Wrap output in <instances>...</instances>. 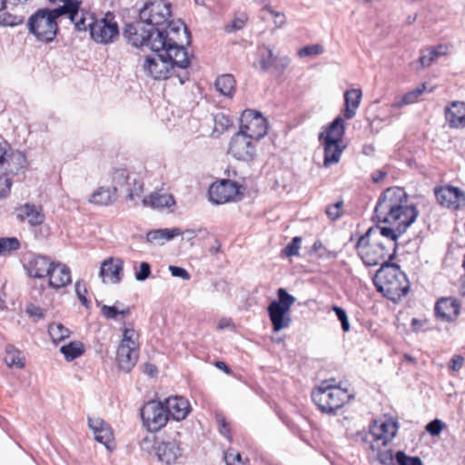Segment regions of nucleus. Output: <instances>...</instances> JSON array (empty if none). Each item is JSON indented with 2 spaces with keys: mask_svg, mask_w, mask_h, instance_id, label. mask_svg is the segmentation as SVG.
<instances>
[{
  "mask_svg": "<svg viewBox=\"0 0 465 465\" xmlns=\"http://www.w3.org/2000/svg\"><path fill=\"white\" fill-rule=\"evenodd\" d=\"M445 119L450 128L465 126V103L453 101L445 107Z\"/></svg>",
  "mask_w": 465,
  "mask_h": 465,
  "instance_id": "25",
  "label": "nucleus"
},
{
  "mask_svg": "<svg viewBox=\"0 0 465 465\" xmlns=\"http://www.w3.org/2000/svg\"><path fill=\"white\" fill-rule=\"evenodd\" d=\"M57 17L52 10L40 9L30 16L27 25L29 32L33 34L38 41L45 43L52 42L56 36L58 25Z\"/></svg>",
  "mask_w": 465,
  "mask_h": 465,
  "instance_id": "8",
  "label": "nucleus"
},
{
  "mask_svg": "<svg viewBox=\"0 0 465 465\" xmlns=\"http://www.w3.org/2000/svg\"><path fill=\"white\" fill-rule=\"evenodd\" d=\"M350 398L348 391L338 386L334 379L322 381L312 392L313 402L327 414H335Z\"/></svg>",
  "mask_w": 465,
  "mask_h": 465,
  "instance_id": "4",
  "label": "nucleus"
},
{
  "mask_svg": "<svg viewBox=\"0 0 465 465\" xmlns=\"http://www.w3.org/2000/svg\"><path fill=\"white\" fill-rule=\"evenodd\" d=\"M361 99V91L360 89H351L344 94L345 109L343 115L345 119L350 120L356 114V109L360 106Z\"/></svg>",
  "mask_w": 465,
  "mask_h": 465,
  "instance_id": "32",
  "label": "nucleus"
},
{
  "mask_svg": "<svg viewBox=\"0 0 465 465\" xmlns=\"http://www.w3.org/2000/svg\"><path fill=\"white\" fill-rule=\"evenodd\" d=\"M418 215V209L408 203V195L402 188H387L377 201L374 218L390 226H372L365 232L366 238L372 237L397 252L398 239L416 221Z\"/></svg>",
  "mask_w": 465,
  "mask_h": 465,
  "instance_id": "1",
  "label": "nucleus"
},
{
  "mask_svg": "<svg viewBox=\"0 0 465 465\" xmlns=\"http://www.w3.org/2000/svg\"><path fill=\"white\" fill-rule=\"evenodd\" d=\"M232 119L223 113L213 115V133L218 135L223 134L232 125Z\"/></svg>",
  "mask_w": 465,
  "mask_h": 465,
  "instance_id": "44",
  "label": "nucleus"
},
{
  "mask_svg": "<svg viewBox=\"0 0 465 465\" xmlns=\"http://www.w3.org/2000/svg\"><path fill=\"white\" fill-rule=\"evenodd\" d=\"M118 198L115 188L110 185L99 186L90 196L89 202L98 206L112 205Z\"/></svg>",
  "mask_w": 465,
  "mask_h": 465,
  "instance_id": "30",
  "label": "nucleus"
},
{
  "mask_svg": "<svg viewBox=\"0 0 465 465\" xmlns=\"http://www.w3.org/2000/svg\"><path fill=\"white\" fill-rule=\"evenodd\" d=\"M48 333L54 343L60 342L68 338L71 334L69 329L62 323H51L48 327Z\"/></svg>",
  "mask_w": 465,
  "mask_h": 465,
  "instance_id": "43",
  "label": "nucleus"
},
{
  "mask_svg": "<svg viewBox=\"0 0 465 465\" xmlns=\"http://www.w3.org/2000/svg\"><path fill=\"white\" fill-rule=\"evenodd\" d=\"M345 134L344 120L337 116L325 129L319 134L320 142L341 143Z\"/></svg>",
  "mask_w": 465,
  "mask_h": 465,
  "instance_id": "27",
  "label": "nucleus"
},
{
  "mask_svg": "<svg viewBox=\"0 0 465 465\" xmlns=\"http://www.w3.org/2000/svg\"><path fill=\"white\" fill-rule=\"evenodd\" d=\"M158 459L166 464L175 463L182 458L183 450L176 440L163 441L156 448Z\"/></svg>",
  "mask_w": 465,
  "mask_h": 465,
  "instance_id": "24",
  "label": "nucleus"
},
{
  "mask_svg": "<svg viewBox=\"0 0 465 465\" xmlns=\"http://www.w3.org/2000/svg\"><path fill=\"white\" fill-rule=\"evenodd\" d=\"M124 262L120 258H107L100 267L99 277L104 283L117 284L123 279Z\"/></svg>",
  "mask_w": 465,
  "mask_h": 465,
  "instance_id": "19",
  "label": "nucleus"
},
{
  "mask_svg": "<svg viewBox=\"0 0 465 465\" xmlns=\"http://www.w3.org/2000/svg\"><path fill=\"white\" fill-rule=\"evenodd\" d=\"M116 360L119 368L125 372H129L134 367L138 360L137 347L119 345Z\"/></svg>",
  "mask_w": 465,
  "mask_h": 465,
  "instance_id": "28",
  "label": "nucleus"
},
{
  "mask_svg": "<svg viewBox=\"0 0 465 465\" xmlns=\"http://www.w3.org/2000/svg\"><path fill=\"white\" fill-rule=\"evenodd\" d=\"M398 430L397 423L392 420H386L379 427L373 428L371 435L376 444L386 446L395 436Z\"/></svg>",
  "mask_w": 465,
  "mask_h": 465,
  "instance_id": "29",
  "label": "nucleus"
},
{
  "mask_svg": "<svg viewBox=\"0 0 465 465\" xmlns=\"http://www.w3.org/2000/svg\"><path fill=\"white\" fill-rule=\"evenodd\" d=\"M171 17V5L164 0L146 2L139 12V20L126 25L124 35L127 41L138 48L149 46L158 33L163 35V28Z\"/></svg>",
  "mask_w": 465,
  "mask_h": 465,
  "instance_id": "2",
  "label": "nucleus"
},
{
  "mask_svg": "<svg viewBox=\"0 0 465 465\" xmlns=\"http://www.w3.org/2000/svg\"><path fill=\"white\" fill-rule=\"evenodd\" d=\"M159 32L155 39L150 42L147 47L155 53L163 51L167 59H170L174 72L177 69H186L189 67L192 56L189 55L184 47V41L175 37L172 38L171 35L163 36Z\"/></svg>",
  "mask_w": 465,
  "mask_h": 465,
  "instance_id": "5",
  "label": "nucleus"
},
{
  "mask_svg": "<svg viewBox=\"0 0 465 465\" xmlns=\"http://www.w3.org/2000/svg\"><path fill=\"white\" fill-rule=\"evenodd\" d=\"M277 295L278 300L272 301L267 308L272 330L275 332L290 326L292 322L290 309L296 301L295 297L283 288L277 291Z\"/></svg>",
  "mask_w": 465,
  "mask_h": 465,
  "instance_id": "7",
  "label": "nucleus"
},
{
  "mask_svg": "<svg viewBox=\"0 0 465 465\" xmlns=\"http://www.w3.org/2000/svg\"><path fill=\"white\" fill-rule=\"evenodd\" d=\"M151 274V265L146 262H143L140 263L139 270L135 272L134 278L138 282H143L148 279Z\"/></svg>",
  "mask_w": 465,
  "mask_h": 465,
  "instance_id": "55",
  "label": "nucleus"
},
{
  "mask_svg": "<svg viewBox=\"0 0 465 465\" xmlns=\"http://www.w3.org/2000/svg\"><path fill=\"white\" fill-rule=\"evenodd\" d=\"M101 313L106 320H117L119 309L116 306L103 305Z\"/></svg>",
  "mask_w": 465,
  "mask_h": 465,
  "instance_id": "59",
  "label": "nucleus"
},
{
  "mask_svg": "<svg viewBox=\"0 0 465 465\" xmlns=\"http://www.w3.org/2000/svg\"><path fill=\"white\" fill-rule=\"evenodd\" d=\"M332 311L335 312L338 320L340 321L342 331L345 332L349 331L351 326L346 311L337 305L332 306Z\"/></svg>",
  "mask_w": 465,
  "mask_h": 465,
  "instance_id": "50",
  "label": "nucleus"
},
{
  "mask_svg": "<svg viewBox=\"0 0 465 465\" xmlns=\"http://www.w3.org/2000/svg\"><path fill=\"white\" fill-rule=\"evenodd\" d=\"M342 201H339L334 204L328 205L326 207V214L332 221L338 220L342 215Z\"/></svg>",
  "mask_w": 465,
  "mask_h": 465,
  "instance_id": "52",
  "label": "nucleus"
},
{
  "mask_svg": "<svg viewBox=\"0 0 465 465\" xmlns=\"http://www.w3.org/2000/svg\"><path fill=\"white\" fill-rule=\"evenodd\" d=\"M378 460L383 465H391L393 463V453L391 450H387L384 451H379Z\"/></svg>",
  "mask_w": 465,
  "mask_h": 465,
  "instance_id": "64",
  "label": "nucleus"
},
{
  "mask_svg": "<svg viewBox=\"0 0 465 465\" xmlns=\"http://www.w3.org/2000/svg\"><path fill=\"white\" fill-rule=\"evenodd\" d=\"M136 337L137 334L134 329L124 328L123 330V339L119 345L137 347L135 342Z\"/></svg>",
  "mask_w": 465,
  "mask_h": 465,
  "instance_id": "53",
  "label": "nucleus"
},
{
  "mask_svg": "<svg viewBox=\"0 0 465 465\" xmlns=\"http://www.w3.org/2000/svg\"><path fill=\"white\" fill-rule=\"evenodd\" d=\"M64 5L52 10L58 18L61 15H68L71 20L79 13L80 2L77 0H63Z\"/></svg>",
  "mask_w": 465,
  "mask_h": 465,
  "instance_id": "41",
  "label": "nucleus"
},
{
  "mask_svg": "<svg viewBox=\"0 0 465 465\" xmlns=\"http://www.w3.org/2000/svg\"><path fill=\"white\" fill-rule=\"evenodd\" d=\"M144 74L155 80H164L172 76H176L180 84H184L189 79L187 72L176 74L172 67L170 59L166 55L158 52L155 55L147 56L143 64Z\"/></svg>",
  "mask_w": 465,
  "mask_h": 465,
  "instance_id": "9",
  "label": "nucleus"
},
{
  "mask_svg": "<svg viewBox=\"0 0 465 465\" xmlns=\"http://www.w3.org/2000/svg\"><path fill=\"white\" fill-rule=\"evenodd\" d=\"M395 460L398 465H423L420 458L408 456L402 450L396 452Z\"/></svg>",
  "mask_w": 465,
  "mask_h": 465,
  "instance_id": "48",
  "label": "nucleus"
},
{
  "mask_svg": "<svg viewBox=\"0 0 465 465\" xmlns=\"http://www.w3.org/2000/svg\"><path fill=\"white\" fill-rule=\"evenodd\" d=\"M216 420H217V423H218V427H219V431L221 434H223V436H225L227 439H231V436H230V428H229V424L227 423L225 418L222 415H217L216 416Z\"/></svg>",
  "mask_w": 465,
  "mask_h": 465,
  "instance_id": "62",
  "label": "nucleus"
},
{
  "mask_svg": "<svg viewBox=\"0 0 465 465\" xmlns=\"http://www.w3.org/2000/svg\"><path fill=\"white\" fill-rule=\"evenodd\" d=\"M445 423L442 422L439 419H435L431 421H430L426 427L425 430L428 433H430L431 436H438L441 432V430L444 429Z\"/></svg>",
  "mask_w": 465,
  "mask_h": 465,
  "instance_id": "56",
  "label": "nucleus"
},
{
  "mask_svg": "<svg viewBox=\"0 0 465 465\" xmlns=\"http://www.w3.org/2000/svg\"><path fill=\"white\" fill-rule=\"evenodd\" d=\"M377 291L388 299L396 302L405 296L410 284L406 274L400 266L391 262H384L377 271L373 279Z\"/></svg>",
  "mask_w": 465,
  "mask_h": 465,
  "instance_id": "3",
  "label": "nucleus"
},
{
  "mask_svg": "<svg viewBox=\"0 0 465 465\" xmlns=\"http://www.w3.org/2000/svg\"><path fill=\"white\" fill-rule=\"evenodd\" d=\"M435 314L445 322H450L457 318L460 313V305L456 299L451 297L441 298L435 304Z\"/></svg>",
  "mask_w": 465,
  "mask_h": 465,
  "instance_id": "23",
  "label": "nucleus"
},
{
  "mask_svg": "<svg viewBox=\"0 0 465 465\" xmlns=\"http://www.w3.org/2000/svg\"><path fill=\"white\" fill-rule=\"evenodd\" d=\"M88 426L92 430L96 441L104 445L107 450L113 448L114 432L106 421L99 417H89Z\"/></svg>",
  "mask_w": 465,
  "mask_h": 465,
  "instance_id": "20",
  "label": "nucleus"
},
{
  "mask_svg": "<svg viewBox=\"0 0 465 465\" xmlns=\"http://www.w3.org/2000/svg\"><path fill=\"white\" fill-rule=\"evenodd\" d=\"M24 17L20 15H14L9 13L0 15V25L4 26H15L23 24Z\"/></svg>",
  "mask_w": 465,
  "mask_h": 465,
  "instance_id": "49",
  "label": "nucleus"
},
{
  "mask_svg": "<svg viewBox=\"0 0 465 465\" xmlns=\"http://www.w3.org/2000/svg\"><path fill=\"white\" fill-rule=\"evenodd\" d=\"M74 287L77 297L81 301L82 304L84 307L89 308L90 301H88L87 298L85 297V293L87 292L85 286L81 282L78 281L75 282Z\"/></svg>",
  "mask_w": 465,
  "mask_h": 465,
  "instance_id": "60",
  "label": "nucleus"
},
{
  "mask_svg": "<svg viewBox=\"0 0 465 465\" xmlns=\"http://www.w3.org/2000/svg\"><path fill=\"white\" fill-rule=\"evenodd\" d=\"M425 84L417 86L415 89L406 93L400 101L392 104L394 108H400L403 105L411 104L418 101V98L425 92Z\"/></svg>",
  "mask_w": 465,
  "mask_h": 465,
  "instance_id": "42",
  "label": "nucleus"
},
{
  "mask_svg": "<svg viewBox=\"0 0 465 465\" xmlns=\"http://www.w3.org/2000/svg\"><path fill=\"white\" fill-rule=\"evenodd\" d=\"M302 244V237L295 236L292 241L282 249V255L286 257L299 255V250Z\"/></svg>",
  "mask_w": 465,
  "mask_h": 465,
  "instance_id": "47",
  "label": "nucleus"
},
{
  "mask_svg": "<svg viewBox=\"0 0 465 465\" xmlns=\"http://www.w3.org/2000/svg\"><path fill=\"white\" fill-rule=\"evenodd\" d=\"M5 361L8 367H15L17 369H23L25 365L22 351L11 344L5 347Z\"/></svg>",
  "mask_w": 465,
  "mask_h": 465,
  "instance_id": "39",
  "label": "nucleus"
},
{
  "mask_svg": "<svg viewBox=\"0 0 465 465\" xmlns=\"http://www.w3.org/2000/svg\"><path fill=\"white\" fill-rule=\"evenodd\" d=\"M264 9L268 11L274 17V24L277 27H282L285 24V15L282 13L273 10L270 5L264 6Z\"/></svg>",
  "mask_w": 465,
  "mask_h": 465,
  "instance_id": "63",
  "label": "nucleus"
},
{
  "mask_svg": "<svg viewBox=\"0 0 465 465\" xmlns=\"http://www.w3.org/2000/svg\"><path fill=\"white\" fill-rule=\"evenodd\" d=\"M448 49V46L439 45L421 50L419 59L420 66L422 68L430 66L433 62L437 61L438 58L447 54Z\"/></svg>",
  "mask_w": 465,
  "mask_h": 465,
  "instance_id": "33",
  "label": "nucleus"
},
{
  "mask_svg": "<svg viewBox=\"0 0 465 465\" xmlns=\"http://www.w3.org/2000/svg\"><path fill=\"white\" fill-rule=\"evenodd\" d=\"M7 173H0V199L7 196L11 190L12 181L7 177Z\"/></svg>",
  "mask_w": 465,
  "mask_h": 465,
  "instance_id": "57",
  "label": "nucleus"
},
{
  "mask_svg": "<svg viewBox=\"0 0 465 465\" xmlns=\"http://www.w3.org/2000/svg\"><path fill=\"white\" fill-rule=\"evenodd\" d=\"M107 182L111 183L112 188H115L116 193L119 189H124L127 199L130 201L139 197L143 192V182L136 177L131 179L128 171L124 168L115 169L110 173Z\"/></svg>",
  "mask_w": 465,
  "mask_h": 465,
  "instance_id": "12",
  "label": "nucleus"
},
{
  "mask_svg": "<svg viewBox=\"0 0 465 465\" xmlns=\"http://www.w3.org/2000/svg\"><path fill=\"white\" fill-rule=\"evenodd\" d=\"M434 194L439 204L451 210H459L460 202L465 196L460 188L452 185L435 187Z\"/></svg>",
  "mask_w": 465,
  "mask_h": 465,
  "instance_id": "18",
  "label": "nucleus"
},
{
  "mask_svg": "<svg viewBox=\"0 0 465 465\" xmlns=\"http://www.w3.org/2000/svg\"><path fill=\"white\" fill-rule=\"evenodd\" d=\"M141 418L143 424L151 431L159 430L169 419L163 402L157 401H150L141 408Z\"/></svg>",
  "mask_w": 465,
  "mask_h": 465,
  "instance_id": "15",
  "label": "nucleus"
},
{
  "mask_svg": "<svg viewBox=\"0 0 465 465\" xmlns=\"http://www.w3.org/2000/svg\"><path fill=\"white\" fill-rule=\"evenodd\" d=\"M239 133L259 142L268 133V123L260 112L245 110L241 116Z\"/></svg>",
  "mask_w": 465,
  "mask_h": 465,
  "instance_id": "11",
  "label": "nucleus"
},
{
  "mask_svg": "<svg viewBox=\"0 0 465 465\" xmlns=\"http://www.w3.org/2000/svg\"><path fill=\"white\" fill-rule=\"evenodd\" d=\"M256 143L254 140L237 132L230 141L228 153L238 161L252 163L257 158Z\"/></svg>",
  "mask_w": 465,
  "mask_h": 465,
  "instance_id": "14",
  "label": "nucleus"
},
{
  "mask_svg": "<svg viewBox=\"0 0 465 465\" xmlns=\"http://www.w3.org/2000/svg\"><path fill=\"white\" fill-rule=\"evenodd\" d=\"M323 52H324L323 46L319 44H316V45H306V46L301 48L298 51V55L300 57L319 55V54H322Z\"/></svg>",
  "mask_w": 465,
  "mask_h": 465,
  "instance_id": "51",
  "label": "nucleus"
},
{
  "mask_svg": "<svg viewBox=\"0 0 465 465\" xmlns=\"http://www.w3.org/2000/svg\"><path fill=\"white\" fill-rule=\"evenodd\" d=\"M60 352L67 361H71L84 354V346L81 341H70L60 348Z\"/></svg>",
  "mask_w": 465,
  "mask_h": 465,
  "instance_id": "40",
  "label": "nucleus"
},
{
  "mask_svg": "<svg viewBox=\"0 0 465 465\" xmlns=\"http://www.w3.org/2000/svg\"><path fill=\"white\" fill-rule=\"evenodd\" d=\"M20 248V242L15 237L0 238V255L9 253Z\"/></svg>",
  "mask_w": 465,
  "mask_h": 465,
  "instance_id": "45",
  "label": "nucleus"
},
{
  "mask_svg": "<svg viewBox=\"0 0 465 465\" xmlns=\"http://www.w3.org/2000/svg\"><path fill=\"white\" fill-rule=\"evenodd\" d=\"M14 161H17L21 164L25 162V157L20 152L8 151L7 144L0 143V167L6 173H16L18 167L10 166V162Z\"/></svg>",
  "mask_w": 465,
  "mask_h": 465,
  "instance_id": "31",
  "label": "nucleus"
},
{
  "mask_svg": "<svg viewBox=\"0 0 465 465\" xmlns=\"http://www.w3.org/2000/svg\"><path fill=\"white\" fill-rule=\"evenodd\" d=\"M312 252L321 259H335L337 257V252L328 250L320 240L314 242Z\"/></svg>",
  "mask_w": 465,
  "mask_h": 465,
  "instance_id": "46",
  "label": "nucleus"
},
{
  "mask_svg": "<svg viewBox=\"0 0 465 465\" xmlns=\"http://www.w3.org/2000/svg\"><path fill=\"white\" fill-rule=\"evenodd\" d=\"M88 26L91 38L97 44L108 45L119 36L118 24L114 21L113 13L109 11L99 19L90 15Z\"/></svg>",
  "mask_w": 465,
  "mask_h": 465,
  "instance_id": "10",
  "label": "nucleus"
},
{
  "mask_svg": "<svg viewBox=\"0 0 465 465\" xmlns=\"http://www.w3.org/2000/svg\"><path fill=\"white\" fill-rule=\"evenodd\" d=\"M53 264L49 257L35 253H28L23 259V267L32 278L47 276Z\"/></svg>",
  "mask_w": 465,
  "mask_h": 465,
  "instance_id": "17",
  "label": "nucleus"
},
{
  "mask_svg": "<svg viewBox=\"0 0 465 465\" xmlns=\"http://www.w3.org/2000/svg\"><path fill=\"white\" fill-rule=\"evenodd\" d=\"M246 21L247 16L242 14L240 16H236L232 23L226 25L224 29L227 33L241 30L244 27Z\"/></svg>",
  "mask_w": 465,
  "mask_h": 465,
  "instance_id": "54",
  "label": "nucleus"
},
{
  "mask_svg": "<svg viewBox=\"0 0 465 465\" xmlns=\"http://www.w3.org/2000/svg\"><path fill=\"white\" fill-rule=\"evenodd\" d=\"M180 234H182V231L179 228L159 229L149 232L146 240L152 243L163 244V241H170Z\"/></svg>",
  "mask_w": 465,
  "mask_h": 465,
  "instance_id": "35",
  "label": "nucleus"
},
{
  "mask_svg": "<svg viewBox=\"0 0 465 465\" xmlns=\"http://www.w3.org/2000/svg\"><path fill=\"white\" fill-rule=\"evenodd\" d=\"M324 146V162L325 167L337 163L340 161L342 148L340 143L322 142Z\"/></svg>",
  "mask_w": 465,
  "mask_h": 465,
  "instance_id": "37",
  "label": "nucleus"
},
{
  "mask_svg": "<svg viewBox=\"0 0 465 465\" xmlns=\"http://www.w3.org/2000/svg\"><path fill=\"white\" fill-rule=\"evenodd\" d=\"M94 15L93 14H86L83 15H76V16H74V20H71L73 23H74L75 28L78 31H86L89 29L88 23H89V16Z\"/></svg>",
  "mask_w": 465,
  "mask_h": 465,
  "instance_id": "58",
  "label": "nucleus"
},
{
  "mask_svg": "<svg viewBox=\"0 0 465 465\" xmlns=\"http://www.w3.org/2000/svg\"><path fill=\"white\" fill-rule=\"evenodd\" d=\"M163 35H171L172 38L175 37L183 41L182 37L184 38L185 44H190L191 35L186 27V25L181 21L178 22H169L166 26L163 28Z\"/></svg>",
  "mask_w": 465,
  "mask_h": 465,
  "instance_id": "34",
  "label": "nucleus"
},
{
  "mask_svg": "<svg viewBox=\"0 0 465 465\" xmlns=\"http://www.w3.org/2000/svg\"><path fill=\"white\" fill-rule=\"evenodd\" d=\"M244 188L231 180H221L209 188L210 201L216 204L236 202L242 199Z\"/></svg>",
  "mask_w": 465,
  "mask_h": 465,
  "instance_id": "13",
  "label": "nucleus"
},
{
  "mask_svg": "<svg viewBox=\"0 0 465 465\" xmlns=\"http://www.w3.org/2000/svg\"><path fill=\"white\" fill-rule=\"evenodd\" d=\"M16 218L21 222H27L30 226H37L45 222V213L42 207L25 203L15 209Z\"/></svg>",
  "mask_w": 465,
  "mask_h": 465,
  "instance_id": "22",
  "label": "nucleus"
},
{
  "mask_svg": "<svg viewBox=\"0 0 465 465\" xmlns=\"http://www.w3.org/2000/svg\"><path fill=\"white\" fill-rule=\"evenodd\" d=\"M163 404L166 408L168 418L172 417L177 421L184 420L191 411L190 403L183 397H170L164 401Z\"/></svg>",
  "mask_w": 465,
  "mask_h": 465,
  "instance_id": "21",
  "label": "nucleus"
},
{
  "mask_svg": "<svg viewBox=\"0 0 465 465\" xmlns=\"http://www.w3.org/2000/svg\"><path fill=\"white\" fill-rule=\"evenodd\" d=\"M169 271H170L172 276H173V277L182 278L183 280H185V281H189L191 278L189 272L182 267L170 265Z\"/></svg>",
  "mask_w": 465,
  "mask_h": 465,
  "instance_id": "61",
  "label": "nucleus"
},
{
  "mask_svg": "<svg viewBox=\"0 0 465 465\" xmlns=\"http://www.w3.org/2000/svg\"><path fill=\"white\" fill-rule=\"evenodd\" d=\"M290 64V59L287 56H276L272 49L267 45H261L258 47V61L257 64L262 72H267L274 69L277 72L284 71Z\"/></svg>",
  "mask_w": 465,
  "mask_h": 465,
  "instance_id": "16",
  "label": "nucleus"
},
{
  "mask_svg": "<svg viewBox=\"0 0 465 465\" xmlns=\"http://www.w3.org/2000/svg\"><path fill=\"white\" fill-rule=\"evenodd\" d=\"M49 277V285L54 289L66 286L71 282L70 268L59 262H54L47 275Z\"/></svg>",
  "mask_w": 465,
  "mask_h": 465,
  "instance_id": "26",
  "label": "nucleus"
},
{
  "mask_svg": "<svg viewBox=\"0 0 465 465\" xmlns=\"http://www.w3.org/2000/svg\"><path fill=\"white\" fill-rule=\"evenodd\" d=\"M356 249L359 256L366 266H376L384 262H391L395 259L397 252L390 250L382 242L372 237L366 238V233L361 235L357 243Z\"/></svg>",
  "mask_w": 465,
  "mask_h": 465,
  "instance_id": "6",
  "label": "nucleus"
},
{
  "mask_svg": "<svg viewBox=\"0 0 465 465\" xmlns=\"http://www.w3.org/2000/svg\"><path fill=\"white\" fill-rule=\"evenodd\" d=\"M235 80L234 77L230 74H222L217 77L214 86L215 89L223 95L231 97L235 91Z\"/></svg>",
  "mask_w": 465,
  "mask_h": 465,
  "instance_id": "38",
  "label": "nucleus"
},
{
  "mask_svg": "<svg viewBox=\"0 0 465 465\" xmlns=\"http://www.w3.org/2000/svg\"><path fill=\"white\" fill-rule=\"evenodd\" d=\"M174 199L171 194L167 193H151L149 196L144 197L143 203L145 206H151L153 208H163L170 207L174 204Z\"/></svg>",
  "mask_w": 465,
  "mask_h": 465,
  "instance_id": "36",
  "label": "nucleus"
}]
</instances>
